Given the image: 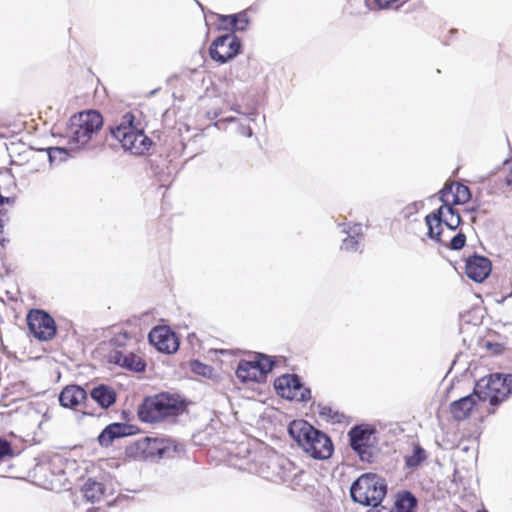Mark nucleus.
<instances>
[{
    "instance_id": "nucleus-1",
    "label": "nucleus",
    "mask_w": 512,
    "mask_h": 512,
    "mask_svg": "<svg viewBox=\"0 0 512 512\" xmlns=\"http://www.w3.org/2000/svg\"><path fill=\"white\" fill-rule=\"evenodd\" d=\"M287 432L311 458L326 460L332 457L334 444L331 437L307 420H292L287 426Z\"/></svg>"
},
{
    "instance_id": "nucleus-2",
    "label": "nucleus",
    "mask_w": 512,
    "mask_h": 512,
    "mask_svg": "<svg viewBox=\"0 0 512 512\" xmlns=\"http://www.w3.org/2000/svg\"><path fill=\"white\" fill-rule=\"evenodd\" d=\"M185 412H187L186 398L170 392L145 396L137 408V416L143 423H158Z\"/></svg>"
},
{
    "instance_id": "nucleus-3",
    "label": "nucleus",
    "mask_w": 512,
    "mask_h": 512,
    "mask_svg": "<svg viewBox=\"0 0 512 512\" xmlns=\"http://www.w3.org/2000/svg\"><path fill=\"white\" fill-rule=\"evenodd\" d=\"M109 134L117 140L125 152L133 155H143L151 148L153 141L144 129L136 123V115L128 111L122 115L120 121L108 127Z\"/></svg>"
},
{
    "instance_id": "nucleus-4",
    "label": "nucleus",
    "mask_w": 512,
    "mask_h": 512,
    "mask_svg": "<svg viewBox=\"0 0 512 512\" xmlns=\"http://www.w3.org/2000/svg\"><path fill=\"white\" fill-rule=\"evenodd\" d=\"M388 492L384 477L376 473H364L355 479L350 486V497L353 502L365 507H379Z\"/></svg>"
},
{
    "instance_id": "nucleus-5",
    "label": "nucleus",
    "mask_w": 512,
    "mask_h": 512,
    "mask_svg": "<svg viewBox=\"0 0 512 512\" xmlns=\"http://www.w3.org/2000/svg\"><path fill=\"white\" fill-rule=\"evenodd\" d=\"M483 401L488 400L489 414H494L496 409L512 396V374L494 372L482 377L475 382Z\"/></svg>"
},
{
    "instance_id": "nucleus-6",
    "label": "nucleus",
    "mask_w": 512,
    "mask_h": 512,
    "mask_svg": "<svg viewBox=\"0 0 512 512\" xmlns=\"http://www.w3.org/2000/svg\"><path fill=\"white\" fill-rule=\"evenodd\" d=\"M179 444L166 437L146 436L126 446L125 454L133 459L173 458L179 452Z\"/></svg>"
},
{
    "instance_id": "nucleus-7",
    "label": "nucleus",
    "mask_w": 512,
    "mask_h": 512,
    "mask_svg": "<svg viewBox=\"0 0 512 512\" xmlns=\"http://www.w3.org/2000/svg\"><path fill=\"white\" fill-rule=\"evenodd\" d=\"M258 472L266 480L291 487L300 484L303 474V471L298 469L293 462L277 454L261 461Z\"/></svg>"
},
{
    "instance_id": "nucleus-8",
    "label": "nucleus",
    "mask_w": 512,
    "mask_h": 512,
    "mask_svg": "<svg viewBox=\"0 0 512 512\" xmlns=\"http://www.w3.org/2000/svg\"><path fill=\"white\" fill-rule=\"evenodd\" d=\"M376 432V428L367 423L355 424L349 429L347 433L349 446L357 454L361 462H374L375 454L372 436Z\"/></svg>"
},
{
    "instance_id": "nucleus-9",
    "label": "nucleus",
    "mask_w": 512,
    "mask_h": 512,
    "mask_svg": "<svg viewBox=\"0 0 512 512\" xmlns=\"http://www.w3.org/2000/svg\"><path fill=\"white\" fill-rule=\"evenodd\" d=\"M277 395L288 401L306 403L312 398L310 387L306 386L300 375L286 373L277 377L273 382Z\"/></svg>"
},
{
    "instance_id": "nucleus-10",
    "label": "nucleus",
    "mask_w": 512,
    "mask_h": 512,
    "mask_svg": "<svg viewBox=\"0 0 512 512\" xmlns=\"http://www.w3.org/2000/svg\"><path fill=\"white\" fill-rule=\"evenodd\" d=\"M243 51L242 39L234 33L217 36L210 44L208 52L211 60L218 64H226Z\"/></svg>"
},
{
    "instance_id": "nucleus-11",
    "label": "nucleus",
    "mask_w": 512,
    "mask_h": 512,
    "mask_svg": "<svg viewBox=\"0 0 512 512\" xmlns=\"http://www.w3.org/2000/svg\"><path fill=\"white\" fill-rule=\"evenodd\" d=\"M26 321L29 334L38 341H51L57 334V324L54 318L44 309H30Z\"/></svg>"
},
{
    "instance_id": "nucleus-12",
    "label": "nucleus",
    "mask_w": 512,
    "mask_h": 512,
    "mask_svg": "<svg viewBox=\"0 0 512 512\" xmlns=\"http://www.w3.org/2000/svg\"><path fill=\"white\" fill-rule=\"evenodd\" d=\"M148 343L158 352L171 355L180 347V338L168 325H156L148 333Z\"/></svg>"
},
{
    "instance_id": "nucleus-13",
    "label": "nucleus",
    "mask_w": 512,
    "mask_h": 512,
    "mask_svg": "<svg viewBox=\"0 0 512 512\" xmlns=\"http://www.w3.org/2000/svg\"><path fill=\"white\" fill-rule=\"evenodd\" d=\"M58 401L61 407L74 409L82 405L84 415L94 416L95 414L89 409L88 392L78 384L66 385L62 388L58 395Z\"/></svg>"
},
{
    "instance_id": "nucleus-14",
    "label": "nucleus",
    "mask_w": 512,
    "mask_h": 512,
    "mask_svg": "<svg viewBox=\"0 0 512 512\" xmlns=\"http://www.w3.org/2000/svg\"><path fill=\"white\" fill-rule=\"evenodd\" d=\"M139 428L128 422H113L106 425L97 437L99 445L107 448L117 439L136 435Z\"/></svg>"
},
{
    "instance_id": "nucleus-15",
    "label": "nucleus",
    "mask_w": 512,
    "mask_h": 512,
    "mask_svg": "<svg viewBox=\"0 0 512 512\" xmlns=\"http://www.w3.org/2000/svg\"><path fill=\"white\" fill-rule=\"evenodd\" d=\"M492 262L491 260L474 252L465 259V274L475 283L484 282L491 274Z\"/></svg>"
},
{
    "instance_id": "nucleus-16",
    "label": "nucleus",
    "mask_w": 512,
    "mask_h": 512,
    "mask_svg": "<svg viewBox=\"0 0 512 512\" xmlns=\"http://www.w3.org/2000/svg\"><path fill=\"white\" fill-rule=\"evenodd\" d=\"M483 401L478 390L474 386L473 391L466 396L454 400L449 405V411L455 421H464L468 419L475 405Z\"/></svg>"
},
{
    "instance_id": "nucleus-17",
    "label": "nucleus",
    "mask_w": 512,
    "mask_h": 512,
    "mask_svg": "<svg viewBox=\"0 0 512 512\" xmlns=\"http://www.w3.org/2000/svg\"><path fill=\"white\" fill-rule=\"evenodd\" d=\"M109 362L137 374H142L147 369L146 361L133 352L124 353L121 350H112L109 353Z\"/></svg>"
},
{
    "instance_id": "nucleus-18",
    "label": "nucleus",
    "mask_w": 512,
    "mask_h": 512,
    "mask_svg": "<svg viewBox=\"0 0 512 512\" xmlns=\"http://www.w3.org/2000/svg\"><path fill=\"white\" fill-rule=\"evenodd\" d=\"M218 21L221 23L219 29L226 30L228 33L246 32L250 25V18L247 10H242L234 14H219Z\"/></svg>"
},
{
    "instance_id": "nucleus-19",
    "label": "nucleus",
    "mask_w": 512,
    "mask_h": 512,
    "mask_svg": "<svg viewBox=\"0 0 512 512\" xmlns=\"http://www.w3.org/2000/svg\"><path fill=\"white\" fill-rule=\"evenodd\" d=\"M444 211L446 207L442 204L440 207L425 216L424 221L428 228L427 237L438 244H443L442 233L446 218H444Z\"/></svg>"
},
{
    "instance_id": "nucleus-20",
    "label": "nucleus",
    "mask_w": 512,
    "mask_h": 512,
    "mask_svg": "<svg viewBox=\"0 0 512 512\" xmlns=\"http://www.w3.org/2000/svg\"><path fill=\"white\" fill-rule=\"evenodd\" d=\"M338 227L341 228L342 233L347 235L342 240L340 249L346 252H362L360 249V239L363 237L362 225L360 223H355L353 225L350 223H340L338 224Z\"/></svg>"
},
{
    "instance_id": "nucleus-21",
    "label": "nucleus",
    "mask_w": 512,
    "mask_h": 512,
    "mask_svg": "<svg viewBox=\"0 0 512 512\" xmlns=\"http://www.w3.org/2000/svg\"><path fill=\"white\" fill-rule=\"evenodd\" d=\"M103 123V116L99 111L87 110L72 115L67 126L87 127V129H91L99 133L103 127Z\"/></svg>"
},
{
    "instance_id": "nucleus-22",
    "label": "nucleus",
    "mask_w": 512,
    "mask_h": 512,
    "mask_svg": "<svg viewBox=\"0 0 512 512\" xmlns=\"http://www.w3.org/2000/svg\"><path fill=\"white\" fill-rule=\"evenodd\" d=\"M88 396L103 410L109 409L117 401L115 389L104 383L94 386L88 393Z\"/></svg>"
},
{
    "instance_id": "nucleus-23",
    "label": "nucleus",
    "mask_w": 512,
    "mask_h": 512,
    "mask_svg": "<svg viewBox=\"0 0 512 512\" xmlns=\"http://www.w3.org/2000/svg\"><path fill=\"white\" fill-rule=\"evenodd\" d=\"M69 129V133L65 136L68 137V144L75 147L78 151L85 148V146L90 142L94 135L98 134L93 130L87 129V127L82 126H67Z\"/></svg>"
},
{
    "instance_id": "nucleus-24",
    "label": "nucleus",
    "mask_w": 512,
    "mask_h": 512,
    "mask_svg": "<svg viewBox=\"0 0 512 512\" xmlns=\"http://www.w3.org/2000/svg\"><path fill=\"white\" fill-rule=\"evenodd\" d=\"M30 148L36 151L46 152L51 166L65 162L68 158L73 157V153L78 152L75 147L69 144L68 146H50L46 148L30 146Z\"/></svg>"
},
{
    "instance_id": "nucleus-25",
    "label": "nucleus",
    "mask_w": 512,
    "mask_h": 512,
    "mask_svg": "<svg viewBox=\"0 0 512 512\" xmlns=\"http://www.w3.org/2000/svg\"><path fill=\"white\" fill-rule=\"evenodd\" d=\"M418 500L410 490H401L396 494L394 505L389 512H417Z\"/></svg>"
},
{
    "instance_id": "nucleus-26",
    "label": "nucleus",
    "mask_w": 512,
    "mask_h": 512,
    "mask_svg": "<svg viewBox=\"0 0 512 512\" xmlns=\"http://www.w3.org/2000/svg\"><path fill=\"white\" fill-rule=\"evenodd\" d=\"M257 370L252 360L241 359L237 363L235 370L236 377L241 383H263L262 379L257 376Z\"/></svg>"
},
{
    "instance_id": "nucleus-27",
    "label": "nucleus",
    "mask_w": 512,
    "mask_h": 512,
    "mask_svg": "<svg viewBox=\"0 0 512 512\" xmlns=\"http://www.w3.org/2000/svg\"><path fill=\"white\" fill-rule=\"evenodd\" d=\"M252 361L258 371L257 376L262 379L263 383L266 382L268 375L277 365L275 356H270L262 352H255Z\"/></svg>"
},
{
    "instance_id": "nucleus-28",
    "label": "nucleus",
    "mask_w": 512,
    "mask_h": 512,
    "mask_svg": "<svg viewBox=\"0 0 512 512\" xmlns=\"http://www.w3.org/2000/svg\"><path fill=\"white\" fill-rule=\"evenodd\" d=\"M84 498L92 503L100 501L105 493V485L93 478H88L81 489Z\"/></svg>"
},
{
    "instance_id": "nucleus-29",
    "label": "nucleus",
    "mask_w": 512,
    "mask_h": 512,
    "mask_svg": "<svg viewBox=\"0 0 512 512\" xmlns=\"http://www.w3.org/2000/svg\"><path fill=\"white\" fill-rule=\"evenodd\" d=\"M426 459V450L419 443H413L412 453L404 456L405 467L408 469H416Z\"/></svg>"
},
{
    "instance_id": "nucleus-30",
    "label": "nucleus",
    "mask_w": 512,
    "mask_h": 512,
    "mask_svg": "<svg viewBox=\"0 0 512 512\" xmlns=\"http://www.w3.org/2000/svg\"><path fill=\"white\" fill-rule=\"evenodd\" d=\"M471 191L465 184L455 182V190L453 193L452 204L462 205L471 200Z\"/></svg>"
},
{
    "instance_id": "nucleus-31",
    "label": "nucleus",
    "mask_w": 512,
    "mask_h": 512,
    "mask_svg": "<svg viewBox=\"0 0 512 512\" xmlns=\"http://www.w3.org/2000/svg\"><path fill=\"white\" fill-rule=\"evenodd\" d=\"M317 408L319 415L332 423H341L345 418L344 413L333 410L331 406L318 403Z\"/></svg>"
},
{
    "instance_id": "nucleus-32",
    "label": "nucleus",
    "mask_w": 512,
    "mask_h": 512,
    "mask_svg": "<svg viewBox=\"0 0 512 512\" xmlns=\"http://www.w3.org/2000/svg\"><path fill=\"white\" fill-rule=\"evenodd\" d=\"M190 370L199 376H203L206 378H211L214 373V368L208 364L201 362L198 359H194L190 361Z\"/></svg>"
},
{
    "instance_id": "nucleus-33",
    "label": "nucleus",
    "mask_w": 512,
    "mask_h": 512,
    "mask_svg": "<svg viewBox=\"0 0 512 512\" xmlns=\"http://www.w3.org/2000/svg\"><path fill=\"white\" fill-rule=\"evenodd\" d=\"M466 241V235L460 230L447 244L443 242L442 245L452 251H460L466 245Z\"/></svg>"
},
{
    "instance_id": "nucleus-34",
    "label": "nucleus",
    "mask_w": 512,
    "mask_h": 512,
    "mask_svg": "<svg viewBox=\"0 0 512 512\" xmlns=\"http://www.w3.org/2000/svg\"><path fill=\"white\" fill-rule=\"evenodd\" d=\"M15 455L12 444L0 436V463L13 458Z\"/></svg>"
},
{
    "instance_id": "nucleus-35",
    "label": "nucleus",
    "mask_w": 512,
    "mask_h": 512,
    "mask_svg": "<svg viewBox=\"0 0 512 512\" xmlns=\"http://www.w3.org/2000/svg\"><path fill=\"white\" fill-rule=\"evenodd\" d=\"M160 162L162 163V165L156 163L155 160L150 159L149 160V167H150V170H151L152 174L158 179V181L162 182V181L165 180V177L167 175H166V173L164 171L165 160L160 159Z\"/></svg>"
},
{
    "instance_id": "nucleus-36",
    "label": "nucleus",
    "mask_w": 512,
    "mask_h": 512,
    "mask_svg": "<svg viewBox=\"0 0 512 512\" xmlns=\"http://www.w3.org/2000/svg\"><path fill=\"white\" fill-rule=\"evenodd\" d=\"M130 338L131 336L127 331H121L119 333L114 334V336L109 340V342L112 346L121 348L126 346L127 341Z\"/></svg>"
},
{
    "instance_id": "nucleus-37",
    "label": "nucleus",
    "mask_w": 512,
    "mask_h": 512,
    "mask_svg": "<svg viewBox=\"0 0 512 512\" xmlns=\"http://www.w3.org/2000/svg\"><path fill=\"white\" fill-rule=\"evenodd\" d=\"M455 190V183H446L444 186L438 191V199L442 204L449 203L448 196L451 194L453 196Z\"/></svg>"
},
{
    "instance_id": "nucleus-38",
    "label": "nucleus",
    "mask_w": 512,
    "mask_h": 512,
    "mask_svg": "<svg viewBox=\"0 0 512 512\" xmlns=\"http://www.w3.org/2000/svg\"><path fill=\"white\" fill-rule=\"evenodd\" d=\"M421 206H423L422 201H414V202L408 204L402 210L403 217L405 219H409L412 215L416 214L419 211V208Z\"/></svg>"
},
{
    "instance_id": "nucleus-39",
    "label": "nucleus",
    "mask_w": 512,
    "mask_h": 512,
    "mask_svg": "<svg viewBox=\"0 0 512 512\" xmlns=\"http://www.w3.org/2000/svg\"><path fill=\"white\" fill-rule=\"evenodd\" d=\"M485 347L492 351L495 355H500L504 352L505 346L499 342L486 341Z\"/></svg>"
},
{
    "instance_id": "nucleus-40",
    "label": "nucleus",
    "mask_w": 512,
    "mask_h": 512,
    "mask_svg": "<svg viewBox=\"0 0 512 512\" xmlns=\"http://www.w3.org/2000/svg\"><path fill=\"white\" fill-rule=\"evenodd\" d=\"M462 224V218L457 217H450L449 219H446L444 225L451 231H456L460 225Z\"/></svg>"
},
{
    "instance_id": "nucleus-41",
    "label": "nucleus",
    "mask_w": 512,
    "mask_h": 512,
    "mask_svg": "<svg viewBox=\"0 0 512 512\" xmlns=\"http://www.w3.org/2000/svg\"><path fill=\"white\" fill-rule=\"evenodd\" d=\"M455 205L452 204V201L449 203L444 204V207H446V212L450 215V217H461L458 210L454 208Z\"/></svg>"
},
{
    "instance_id": "nucleus-42",
    "label": "nucleus",
    "mask_w": 512,
    "mask_h": 512,
    "mask_svg": "<svg viewBox=\"0 0 512 512\" xmlns=\"http://www.w3.org/2000/svg\"><path fill=\"white\" fill-rule=\"evenodd\" d=\"M239 132L241 135L248 138L252 137L253 135V130L249 125H240Z\"/></svg>"
},
{
    "instance_id": "nucleus-43",
    "label": "nucleus",
    "mask_w": 512,
    "mask_h": 512,
    "mask_svg": "<svg viewBox=\"0 0 512 512\" xmlns=\"http://www.w3.org/2000/svg\"><path fill=\"white\" fill-rule=\"evenodd\" d=\"M127 499H128V496L120 494L115 499L109 501L107 503V505H108V507H114V506L118 505L119 503H121L122 501H125Z\"/></svg>"
},
{
    "instance_id": "nucleus-44",
    "label": "nucleus",
    "mask_w": 512,
    "mask_h": 512,
    "mask_svg": "<svg viewBox=\"0 0 512 512\" xmlns=\"http://www.w3.org/2000/svg\"><path fill=\"white\" fill-rule=\"evenodd\" d=\"M222 109H212L206 112V118L209 120L216 119L219 115H221Z\"/></svg>"
},
{
    "instance_id": "nucleus-45",
    "label": "nucleus",
    "mask_w": 512,
    "mask_h": 512,
    "mask_svg": "<svg viewBox=\"0 0 512 512\" xmlns=\"http://www.w3.org/2000/svg\"><path fill=\"white\" fill-rule=\"evenodd\" d=\"M236 121H237V117L229 116V117H226V118H223V119H220V120L214 122V126L219 127L220 123H232V122H236Z\"/></svg>"
},
{
    "instance_id": "nucleus-46",
    "label": "nucleus",
    "mask_w": 512,
    "mask_h": 512,
    "mask_svg": "<svg viewBox=\"0 0 512 512\" xmlns=\"http://www.w3.org/2000/svg\"><path fill=\"white\" fill-rule=\"evenodd\" d=\"M243 115H245L250 121H255L258 116V112L256 109H252L251 111H249L248 113H244Z\"/></svg>"
},
{
    "instance_id": "nucleus-47",
    "label": "nucleus",
    "mask_w": 512,
    "mask_h": 512,
    "mask_svg": "<svg viewBox=\"0 0 512 512\" xmlns=\"http://www.w3.org/2000/svg\"><path fill=\"white\" fill-rule=\"evenodd\" d=\"M230 110L237 113V114H244V112H242L241 110V106L237 103H233L231 106H230Z\"/></svg>"
},
{
    "instance_id": "nucleus-48",
    "label": "nucleus",
    "mask_w": 512,
    "mask_h": 512,
    "mask_svg": "<svg viewBox=\"0 0 512 512\" xmlns=\"http://www.w3.org/2000/svg\"><path fill=\"white\" fill-rule=\"evenodd\" d=\"M479 209V205H474V206H471L470 208H468L466 211L468 213H476Z\"/></svg>"
},
{
    "instance_id": "nucleus-49",
    "label": "nucleus",
    "mask_w": 512,
    "mask_h": 512,
    "mask_svg": "<svg viewBox=\"0 0 512 512\" xmlns=\"http://www.w3.org/2000/svg\"><path fill=\"white\" fill-rule=\"evenodd\" d=\"M7 209L4 206H0V217H4L7 215Z\"/></svg>"
},
{
    "instance_id": "nucleus-50",
    "label": "nucleus",
    "mask_w": 512,
    "mask_h": 512,
    "mask_svg": "<svg viewBox=\"0 0 512 512\" xmlns=\"http://www.w3.org/2000/svg\"><path fill=\"white\" fill-rule=\"evenodd\" d=\"M130 412L127 410H123L121 413L122 419L127 420L129 418Z\"/></svg>"
},
{
    "instance_id": "nucleus-51",
    "label": "nucleus",
    "mask_w": 512,
    "mask_h": 512,
    "mask_svg": "<svg viewBox=\"0 0 512 512\" xmlns=\"http://www.w3.org/2000/svg\"><path fill=\"white\" fill-rule=\"evenodd\" d=\"M367 512H381V510L378 509V507H376V508L370 507V509H368Z\"/></svg>"
},
{
    "instance_id": "nucleus-52",
    "label": "nucleus",
    "mask_w": 512,
    "mask_h": 512,
    "mask_svg": "<svg viewBox=\"0 0 512 512\" xmlns=\"http://www.w3.org/2000/svg\"><path fill=\"white\" fill-rule=\"evenodd\" d=\"M508 297H512V292L508 295V296H504L502 297V299L500 301H498V303H503Z\"/></svg>"
},
{
    "instance_id": "nucleus-53",
    "label": "nucleus",
    "mask_w": 512,
    "mask_h": 512,
    "mask_svg": "<svg viewBox=\"0 0 512 512\" xmlns=\"http://www.w3.org/2000/svg\"><path fill=\"white\" fill-rule=\"evenodd\" d=\"M195 2L197 3V5L203 10V6L201 5V3L198 1V0H195Z\"/></svg>"
},
{
    "instance_id": "nucleus-54",
    "label": "nucleus",
    "mask_w": 512,
    "mask_h": 512,
    "mask_svg": "<svg viewBox=\"0 0 512 512\" xmlns=\"http://www.w3.org/2000/svg\"><path fill=\"white\" fill-rule=\"evenodd\" d=\"M1 349H2V351H6V346L3 343H2Z\"/></svg>"
},
{
    "instance_id": "nucleus-55",
    "label": "nucleus",
    "mask_w": 512,
    "mask_h": 512,
    "mask_svg": "<svg viewBox=\"0 0 512 512\" xmlns=\"http://www.w3.org/2000/svg\"><path fill=\"white\" fill-rule=\"evenodd\" d=\"M477 512H488L487 510H478Z\"/></svg>"
},
{
    "instance_id": "nucleus-56",
    "label": "nucleus",
    "mask_w": 512,
    "mask_h": 512,
    "mask_svg": "<svg viewBox=\"0 0 512 512\" xmlns=\"http://www.w3.org/2000/svg\"><path fill=\"white\" fill-rule=\"evenodd\" d=\"M93 512H100V510H99V509H97L96 511H93Z\"/></svg>"
}]
</instances>
